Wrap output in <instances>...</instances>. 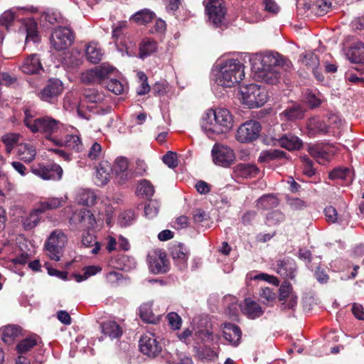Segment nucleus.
I'll return each instance as SVG.
<instances>
[{
  "label": "nucleus",
  "instance_id": "f257e3e1",
  "mask_svg": "<svg viewBox=\"0 0 364 364\" xmlns=\"http://www.w3.org/2000/svg\"><path fill=\"white\" fill-rule=\"evenodd\" d=\"M250 61L255 80L272 85L279 81V66L284 59L279 53H256L250 57Z\"/></svg>",
  "mask_w": 364,
  "mask_h": 364
},
{
  "label": "nucleus",
  "instance_id": "f03ea898",
  "mask_svg": "<svg viewBox=\"0 0 364 364\" xmlns=\"http://www.w3.org/2000/svg\"><path fill=\"white\" fill-rule=\"evenodd\" d=\"M233 124V116L230 112L226 108L218 107L206 111L202 117L200 126L209 138H213L230 131Z\"/></svg>",
  "mask_w": 364,
  "mask_h": 364
},
{
  "label": "nucleus",
  "instance_id": "7ed1b4c3",
  "mask_svg": "<svg viewBox=\"0 0 364 364\" xmlns=\"http://www.w3.org/2000/svg\"><path fill=\"white\" fill-rule=\"evenodd\" d=\"M245 77V66L238 59H228L218 62L212 70V78L216 84L232 87Z\"/></svg>",
  "mask_w": 364,
  "mask_h": 364
},
{
  "label": "nucleus",
  "instance_id": "20e7f679",
  "mask_svg": "<svg viewBox=\"0 0 364 364\" xmlns=\"http://www.w3.org/2000/svg\"><path fill=\"white\" fill-rule=\"evenodd\" d=\"M241 100L249 108L263 106L268 99L266 89L257 84H250L240 88Z\"/></svg>",
  "mask_w": 364,
  "mask_h": 364
},
{
  "label": "nucleus",
  "instance_id": "39448f33",
  "mask_svg": "<svg viewBox=\"0 0 364 364\" xmlns=\"http://www.w3.org/2000/svg\"><path fill=\"white\" fill-rule=\"evenodd\" d=\"M75 39V34L70 28L58 26L53 29L50 36V47L55 50H63L70 46Z\"/></svg>",
  "mask_w": 364,
  "mask_h": 364
},
{
  "label": "nucleus",
  "instance_id": "423d86ee",
  "mask_svg": "<svg viewBox=\"0 0 364 364\" xmlns=\"http://www.w3.org/2000/svg\"><path fill=\"white\" fill-rule=\"evenodd\" d=\"M66 242L67 237L61 230H54L47 239V255L53 260L59 261Z\"/></svg>",
  "mask_w": 364,
  "mask_h": 364
},
{
  "label": "nucleus",
  "instance_id": "0eeeda50",
  "mask_svg": "<svg viewBox=\"0 0 364 364\" xmlns=\"http://www.w3.org/2000/svg\"><path fill=\"white\" fill-rule=\"evenodd\" d=\"M211 155L213 163L223 167H228L235 161L234 151L230 147L220 144H215L213 146Z\"/></svg>",
  "mask_w": 364,
  "mask_h": 364
},
{
  "label": "nucleus",
  "instance_id": "6e6552de",
  "mask_svg": "<svg viewBox=\"0 0 364 364\" xmlns=\"http://www.w3.org/2000/svg\"><path fill=\"white\" fill-rule=\"evenodd\" d=\"M260 131L259 122L255 120L247 121L237 129L236 139L242 143L251 142L259 137Z\"/></svg>",
  "mask_w": 364,
  "mask_h": 364
},
{
  "label": "nucleus",
  "instance_id": "1a4fd4ad",
  "mask_svg": "<svg viewBox=\"0 0 364 364\" xmlns=\"http://www.w3.org/2000/svg\"><path fill=\"white\" fill-rule=\"evenodd\" d=\"M223 0H207L205 4V13L209 21L216 27L220 26L225 15V9L223 6Z\"/></svg>",
  "mask_w": 364,
  "mask_h": 364
},
{
  "label": "nucleus",
  "instance_id": "9d476101",
  "mask_svg": "<svg viewBox=\"0 0 364 364\" xmlns=\"http://www.w3.org/2000/svg\"><path fill=\"white\" fill-rule=\"evenodd\" d=\"M112 173L115 176L117 182L123 184L134 176L129 169V161L125 157H117L112 166Z\"/></svg>",
  "mask_w": 364,
  "mask_h": 364
},
{
  "label": "nucleus",
  "instance_id": "9b49d317",
  "mask_svg": "<svg viewBox=\"0 0 364 364\" xmlns=\"http://www.w3.org/2000/svg\"><path fill=\"white\" fill-rule=\"evenodd\" d=\"M65 129L59 121L47 117V141L58 146H63L62 136Z\"/></svg>",
  "mask_w": 364,
  "mask_h": 364
},
{
  "label": "nucleus",
  "instance_id": "f8f14e48",
  "mask_svg": "<svg viewBox=\"0 0 364 364\" xmlns=\"http://www.w3.org/2000/svg\"><path fill=\"white\" fill-rule=\"evenodd\" d=\"M139 348L142 353L149 357H156L162 350L161 344L152 333L144 335L139 341Z\"/></svg>",
  "mask_w": 364,
  "mask_h": 364
},
{
  "label": "nucleus",
  "instance_id": "ddd939ff",
  "mask_svg": "<svg viewBox=\"0 0 364 364\" xmlns=\"http://www.w3.org/2000/svg\"><path fill=\"white\" fill-rule=\"evenodd\" d=\"M112 71L109 65H101L88 71L82 77V81L88 83L100 82L104 85L105 81L109 80L108 75Z\"/></svg>",
  "mask_w": 364,
  "mask_h": 364
},
{
  "label": "nucleus",
  "instance_id": "4468645a",
  "mask_svg": "<svg viewBox=\"0 0 364 364\" xmlns=\"http://www.w3.org/2000/svg\"><path fill=\"white\" fill-rule=\"evenodd\" d=\"M279 300L282 302L284 308L292 309L297 304V296L294 293L289 282H284L279 289Z\"/></svg>",
  "mask_w": 364,
  "mask_h": 364
},
{
  "label": "nucleus",
  "instance_id": "2eb2a0df",
  "mask_svg": "<svg viewBox=\"0 0 364 364\" xmlns=\"http://www.w3.org/2000/svg\"><path fill=\"white\" fill-rule=\"evenodd\" d=\"M273 141L274 145H279L289 151L298 150L302 146L301 140L291 134H286L279 138H273Z\"/></svg>",
  "mask_w": 364,
  "mask_h": 364
},
{
  "label": "nucleus",
  "instance_id": "dca6fc26",
  "mask_svg": "<svg viewBox=\"0 0 364 364\" xmlns=\"http://www.w3.org/2000/svg\"><path fill=\"white\" fill-rule=\"evenodd\" d=\"M309 154L318 164H325L331 159L334 151L330 146H314L309 148Z\"/></svg>",
  "mask_w": 364,
  "mask_h": 364
},
{
  "label": "nucleus",
  "instance_id": "f3484780",
  "mask_svg": "<svg viewBox=\"0 0 364 364\" xmlns=\"http://www.w3.org/2000/svg\"><path fill=\"white\" fill-rule=\"evenodd\" d=\"M24 123L25 125L33 133L44 132L46 131V119L45 118H35L30 109H26Z\"/></svg>",
  "mask_w": 364,
  "mask_h": 364
},
{
  "label": "nucleus",
  "instance_id": "a211bd4d",
  "mask_svg": "<svg viewBox=\"0 0 364 364\" xmlns=\"http://www.w3.org/2000/svg\"><path fill=\"white\" fill-rule=\"evenodd\" d=\"M299 60L314 73L318 80H323V75L318 71L319 60L316 55L311 52L306 53L300 55Z\"/></svg>",
  "mask_w": 364,
  "mask_h": 364
},
{
  "label": "nucleus",
  "instance_id": "6ab92c4d",
  "mask_svg": "<svg viewBox=\"0 0 364 364\" xmlns=\"http://www.w3.org/2000/svg\"><path fill=\"white\" fill-rule=\"evenodd\" d=\"M275 269L277 272L284 278L293 279L295 277L296 264L290 258L278 260Z\"/></svg>",
  "mask_w": 364,
  "mask_h": 364
},
{
  "label": "nucleus",
  "instance_id": "aec40b11",
  "mask_svg": "<svg viewBox=\"0 0 364 364\" xmlns=\"http://www.w3.org/2000/svg\"><path fill=\"white\" fill-rule=\"evenodd\" d=\"M149 266L150 271L154 274H164L168 272L169 267L164 253L158 256H149Z\"/></svg>",
  "mask_w": 364,
  "mask_h": 364
},
{
  "label": "nucleus",
  "instance_id": "412c9836",
  "mask_svg": "<svg viewBox=\"0 0 364 364\" xmlns=\"http://www.w3.org/2000/svg\"><path fill=\"white\" fill-rule=\"evenodd\" d=\"M0 333L2 341L8 345L13 343L16 339L25 336L20 326L12 324L0 329Z\"/></svg>",
  "mask_w": 364,
  "mask_h": 364
},
{
  "label": "nucleus",
  "instance_id": "4be33fe9",
  "mask_svg": "<svg viewBox=\"0 0 364 364\" xmlns=\"http://www.w3.org/2000/svg\"><path fill=\"white\" fill-rule=\"evenodd\" d=\"M240 306L242 312L252 319L260 317L264 313L262 307L250 298H246Z\"/></svg>",
  "mask_w": 364,
  "mask_h": 364
},
{
  "label": "nucleus",
  "instance_id": "5701e85b",
  "mask_svg": "<svg viewBox=\"0 0 364 364\" xmlns=\"http://www.w3.org/2000/svg\"><path fill=\"white\" fill-rule=\"evenodd\" d=\"M112 166L106 161L100 163L97 167L95 183L98 186L106 185L110 179Z\"/></svg>",
  "mask_w": 364,
  "mask_h": 364
},
{
  "label": "nucleus",
  "instance_id": "b1692460",
  "mask_svg": "<svg viewBox=\"0 0 364 364\" xmlns=\"http://www.w3.org/2000/svg\"><path fill=\"white\" fill-rule=\"evenodd\" d=\"M21 68L26 74H34L43 70L40 59L36 54H32L26 58Z\"/></svg>",
  "mask_w": 364,
  "mask_h": 364
},
{
  "label": "nucleus",
  "instance_id": "393cba45",
  "mask_svg": "<svg viewBox=\"0 0 364 364\" xmlns=\"http://www.w3.org/2000/svg\"><path fill=\"white\" fill-rule=\"evenodd\" d=\"M241 331L238 326L232 323H225L223 336L230 343L237 346L241 338Z\"/></svg>",
  "mask_w": 364,
  "mask_h": 364
},
{
  "label": "nucleus",
  "instance_id": "a878e982",
  "mask_svg": "<svg viewBox=\"0 0 364 364\" xmlns=\"http://www.w3.org/2000/svg\"><path fill=\"white\" fill-rule=\"evenodd\" d=\"M171 255L180 269H184L186 267L188 251L183 245L179 244L173 246L171 250Z\"/></svg>",
  "mask_w": 364,
  "mask_h": 364
},
{
  "label": "nucleus",
  "instance_id": "bb28decb",
  "mask_svg": "<svg viewBox=\"0 0 364 364\" xmlns=\"http://www.w3.org/2000/svg\"><path fill=\"white\" fill-rule=\"evenodd\" d=\"M16 154L20 160L30 163L35 159L36 150L30 144H21L17 147Z\"/></svg>",
  "mask_w": 364,
  "mask_h": 364
},
{
  "label": "nucleus",
  "instance_id": "cd10ccee",
  "mask_svg": "<svg viewBox=\"0 0 364 364\" xmlns=\"http://www.w3.org/2000/svg\"><path fill=\"white\" fill-rule=\"evenodd\" d=\"M97 200V196L95 192L90 189L82 188L77 191L75 196V201L80 205L92 206L95 205Z\"/></svg>",
  "mask_w": 364,
  "mask_h": 364
},
{
  "label": "nucleus",
  "instance_id": "c85d7f7f",
  "mask_svg": "<svg viewBox=\"0 0 364 364\" xmlns=\"http://www.w3.org/2000/svg\"><path fill=\"white\" fill-rule=\"evenodd\" d=\"M234 171L237 176L247 178L257 176L259 169L254 164H240L235 167Z\"/></svg>",
  "mask_w": 364,
  "mask_h": 364
},
{
  "label": "nucleus",
  "instance_id": "c756f323",
  "mask_svg": "<svg viewBox=\"0 0 364 364\" xmlns=\"http://www.w3.org/2000/svg\"><path fill=\"white\" fill-rule=\"evenodd\" d=\"M102 332L112 339L119 338L122 334V328L114 321L104 322L102 325Z\"/></svg>",
  "mask_w": 364,
  "mask_h": 364
},
{
  "label": "nucleus",
  "instance_id": "7c9ffc66",
  "mask_svg": "<svg viewBox=\"0 0 364 364\" xmlns=\"http://www.w3.org/2000/svg\"><path fill=\"white\" fill-rule=\"evenodd\" d=\"M307 127L311 135L323 134L328 132V125L317 117L311 118L308 122Z\"/></svg>",
  "mask_w": 364,
  "mask_h": 364
},
{
  "label": "nucleus",
  "instance_id": "2f4dec72",
  "mask_svg": "<svg viewBox=\"0 0 364 364\" xmlns=\"http://www.w3.org/2000/svg\"><path fill=\"white\" fill-rule=\"evenodd\" d=\"M139 316L145 322L149 323H156L159 318L155 316L152 311V303L148 302L143 304L139 308Z\"/></svg>",
  "mask_w": 364,
  "mask_h": 364
},
{
  "label": "nucleus",
  "instance_id": "473e14b6",
  "mask_svg": "<svg viewBox=\"0 0 364 364\" xmlns=\"http://www.w3.org/2000/svg\"><path fill=\"white\" fill-rule=\"evenodd\" d=\"M38 340V336L35 334L26 337L17 344L16 347L17 353L26 354L37 344Z\"/></svg>",
  "mask_w": 364,
  "mask_h": 364
},
{
  "label": "nucleus",
  "instance_id": "72a5a7b5",
  "mask_svg": "<svg viewBox=\"0 0 364 364\" xmlns=\"http://www.w3.org/2000/svg\"><path fill=\"white\" fill-rule=\"evenodd\" d=\"M286 157V153L279 149H269L262 151L259 156V161L269 163L272 161Z\"/></svg>",
  "mask_w": 364,
  "mask_h": 364
},
{
  "label": "nucleus",
  "instance_id": "f704fd0d",
  "mask_svg": "<svg viewBox=\"0 0 364 364\" xmlns=\"http://www.w3.org/2000/svg\"><path fill=\"white\" fill-rule=\"evenodd\" d=\"M157 50V43L155 41L150 38H144L140 43L139 46V55L140 58H144L146 56L156 52Z\"/></svg>",
  "mask_w": 364,
  "mask_h": 364
},
{
  "label": "nucleus",
  "instance_id": "c9c22d12",
  "mask_svg": "<svg viewBox=\"0 0 364 364\" xmlns=\"http://www.w3.org/2000/svg\"><path fill=\"white\" fill-rule=\"evenodd\" d=\"M78 221L82 228H91L95 224V219L90 210L87 209L81 210L77 215Z\"/></svg>",
  "mask_w": 364,
  "mask_h": 364
},
{
  "label": "nucleus",
  "instance_id": "e433bc0d",
  "mask_svg": "<svg viewBox=\"0 0 364 364\" xmlns=\"http://www.w3.org/2000/svg\"><path fill=\"white\" fill-rule=\"evenodd\" d=\"M102 53L97 44L90 43L86 48L87 60L92 63H99L102 58Z\"/></svg>",
  "mask_w": 364,
  "mask_h": 364
},
{
  "label": "nucleus",
  "instance_id": "4c0bfd02",
  "mask_svg": "<svg viewBox=\"0 0 364 364\" xmlns=\"http://www.w3.org/2000/svg\"><path fill=\"white\" fill-rule=\"evenodd\" d=\"M259 297L262 304L267 306H272L275 302L277 294L271 288L264 287L260 289Z\"/></svg>",
  "mask_w": 364,
  "mask_h": 364
},
{
  "label": "nucleus",
  "instance_id": "58836bf2",
  "mask_svg": "<svg viewBox=\"0 0 364 364\" xmlns=\"http://www.w3.org/2000/svg\"><path fill=\"white\" fill-rule=\"evenodd\" d=\"M304 110L299 105H293L287 108L281 114L288 120H294L303 117Z\"/></svg>",
  "mask_w": 364,
  "mask_h": 364
},
{
  "label": "nucleus",
  "instance_id": "ea45409f",
  "mask_svg": "<svg viewBox=\"0 0 364 364\" xmlns=\"http://www.w3.org/2000/svg\"><path fill=\"white\" fill-rule=\"evenodd\" d=\"M349 58L353 63H360L364 61V44L358 43L349 51Z\"/></svg>",
  "mask_w": 364,
  "mask_h": 364
},
{
  "label": "nucleus",
  "instance_id": "a19ab883",
  "mask_svg": "<svg viewBox=\"0 0 364 364\" xmlns=\"http://www.w3.org/2000/svg\"><path fill=\"white\" fill-rule=\"evenodd\" d=\"M42 213V210L36 209L33 210L28 217L23 218L22 223L24 228L28 230L34 228L40 220Z\"/></svg>",
  "mask_w": 364,
  "mask_h": 364
},
{
  "label": "nucleus",
  "instance_id": "79ce46f5",
  "mask_svg": "<svg viewBox=\"0 0 364 364\" xmlns=\"http://www.w3.org/2000/svg\"><path fill=\"white\" fill-rule=\"evenodd\" d=\"M63 85L58 79H50L47 82V97H55L61 94Z\"/></svg>",
  "mask_w": 364,
  "mask_h": 364
},
{
  "label": "nucleus",
  "instance_id": "37998d69",
  "mask_svg": "<svg viewBox=\"0 0 364 364\" xmlns=\"http://www.w3.org/2000/svg\"><path fill=\"white\" fill-rule=\"evenodd\" d=\"M324 214L326 218V220L329 223H343L344 220H347V215H338L336 208L331 205L328 206L324 209Z\"/></svg>",
  "mask_w": 364,
  "mask_h": 364
},
{
  "label": "nucleus",
  "instance_id": "c03bdc74",
  "mask_svg": "<svg viewBox=\"0 0 364 364\" xmlns=\"http://www.w3.org/2000/svg\"><path fill=\"white\" fill-rule=\"evenodd\" d=\"M194 348L197 356L203 361L213 360L217 357L216 353L206 346L204 347L195 346Z\"/></svg>",
  "mask_w": 364,
  "mask_h": 364
},
{
  "label": "nucleus",
  "instance_id": "a18cd8bd",
  "mask_svg": "<svg viewBox=\"0 0 364 364\" xmlns=\"http://www.w3.org/2000/svg\"><path fill=\"white\" fill-rule=\"evenodd\" d=\"M329 178L332 180L341 179L350 182L352 181L351 171L347 168H337L330 172Z\"/></svg>",
  "mask_w": 364,
  "mask_h": 364
},
{
  "label": "nucleus",
  "instance_id": "49530a36",
  "mask_svg": "<svg viewBox=\"0 0 364 364\" xmlns=\"http://www.w3.org/2000/svg\"><path fill=\"white\" fill-rule=\"evenodd\" d=\"M63 168L55 163L47 164V180L58 181L62 178Z\"/></svg>",
  "mask_w": 364,
  "mask_h": 364
},
{
  "label": "nucleus",
  "instance_id": "de8ad7c7",
  "mask_svg": "<svg viewBox=\"0 0 364 364\" xmlns=\"http://www.w3.org/2000/svg\"><path fill=\"white\" fill-rule=\"evenodd\" d=\"M277 205V199L272 195L263 196L257 201V207L259 209L267 210L274 208Z\"/></svg>",
  "mask_w": 364,
  "mask_h": 364
},
{
  "label": "nucleus",
  "instance_id": "09e8293b",
  "mask_svg": "<svg viewBox=\"0 0 364 364\" xmlns=\"http://www.w3.org/2000/svg\"><path fill=\"white\" fill-rule=\"evenodd\" d=\"M63 146L76 151H79L82 147L80 138L75 134L68 135L65 139L63 140Z\"/></svg>",
  "mask_w": 364,
  "mask_h": 364
},
{
  "label": "nucleus",
  "instance_id": "8fccbe9b",
  "mask_svg": "<svg viewBox=\"0 0 364 364\" xmlns=\"http://www.w3.org/2000/svg\"><path fill=\"white\" fill-rule=\"evenodd\" d=\"M154 14L152 11L148 9H144L136 12L134 15L132 16V19L135 22L145 24L150 22L154 18Z\"/></svg>",
  "mask_w": 364,
  "mask_h": 364
},
{
  "label": "nucleus",
  "instance_id": "3c124183",
  "mask_svg": "<svg viewBox=\"0 0 364 364\" xmlns=\"http://www.w3.org/2000/svg\"><path fill=\"white\" fill-rule=\"evenodd\" d=\"M104 85L109 91L115 95H121L124 90V85L117 79L110 78L107 80L105 81Z\"/></svg>",
  "mask_w": 364,
  "mask_h": 364
},
{
  "label": "nucleus",
  "instance_id": "603ef678",
  "mask_svg": "<svg viewBox=\"0 0 364 364\" xmlns=\"http://www.w3.org/2000/svg\"><path fill=\"white\" fill-rule=\"evenodd\" d=\"M27 36L26 41H32L34 43L38 42L39 37L37 31V23L33 20H29V22L26 25Z\"/></svg>",
  "mask_w": 364,
  "mask_h": 364
},
{
  "label": "nucleus",
  "instance_id": "864d4df0",
  "mask_svg": "<svg viewBox=\"0 0 364 364\" xmlns=\"http://www.w3.org/2000/svg\"><path fill=\"white\" fill-rule=\"evenodd\" d=\"M194 339L198 344L201 343L205 345L210 343L213 340V338L210 331L200 330L195 333Z\"/></svg>",
  "mask_w": 364,
  "mask_h": 364
},
{
  "label": "nucleus",
  "instance_id": "5fc2aeb1",
  "mask_svg": "<svg viewBox=\"0 0 364 364\" xmlns=\"http://www.w3.org/2000/svg\"><path fill=\"white\" fill-rule=\"evenodd\" d=\"M137 191L139 195L149 198L154 195V186L149 181L144 180L138 186Z\"/></svg>",
  "mask_w": 364,
  "mask_h": 364
},
{
  "label": "nucleus",
  "instance_id": "6e6d98bb",
  "mask_svg": "<svg viewBox=\"0 0 364 364\" xmlns=\"http://www.w3.org/2000/svg\"><path fill=\"white\" fill-rule=\"evenodd\" d=\"M137 77L139 80L140 85L136 89V93L139 95H144L150 91V86L147 82V77L143 72H138Z\"/></svg>",
  "mask_w": 364,
  "mask_h": 364
},
{
  "label": "nucleus",
  "instance_id": "4d7b16f0",
  "mask_svg": "<svg viewBox=\"0 0 364 364\" xmlns=\"http://www.w3.org/2000/svg\"><path fill=\"white\" fill-rule=\"evenodd\" d=\"M64 60L65 64L72 68L79 66L82 62L80 53L77 50L72 51L69 53L68 55L64 58Z\"/></svg>",
  "mask_w": 364,
  "mask_h": 364
},
{
  "label": "nucleus",
  "instance_id": "13d9d810",
  "mask_svg": "<svg viewBox=\"0 0 364 364\" xmlns=\"http://www.w3.org/2000/svg\"><path fill=\"white\" fill-rule=\"evenodd\" d=\"M84 97L90 102H98L103 99V96L94 88H87L83 91Z\"/></svg>",
  "mask_w": 364,
  "mask_h": 364
},
{
  "label": "nucleus",
  "instance_id": "bf43d9fd",
  "mask_svg": "<svg viewBox=\"0 0 364 364\" xmlns=\"http://www.w3.org/2000/svg\"><path fill=\"white\" fill-rule=\"evenodd\" d=\"M159 209V204L157 201L151 200L144 207V213L146 218L151 219L156 217Z\"/></svg>",
  "mask_w": 364,
  "mask_h": 364
},
{
  "label": "nucleus",
  "instance_id": "052dcab7",
  "mask_svg": "<svg viewBox=\"0 0 364 364\" xmlns=\"http://www.w3.org/2000/svg\"><path fill=\"white\" fill-rule=\"evenodd\" d=\"M305 101L311 108H314L321 104L322 99L320 94L316 95V93L311 91H307L306 92Z\"/></svg>",
  "mask_w": 364,
  "mask_h": 364
},
{
  "label": "nucleus",
  "instance_id": "680f3d73",
  "mask_svg": "<svg viewBox=\"0 0 364 364\" xmlns=\"http://www.w3.org/2000/svg\"><path fill=\"white\" fill-rule=\"evenodd\" d=\"M101 268L98 266H89L84 268V274L82 275L78 274L76 276L77 282H82L87 279L88 277L96 274L101 271Z\"/></svg>",
  "mask_w": 364,
  "mask_h": 364
},
{
  "label": "nucleus",
  "instance_id": "e2e57ef3",
  "mask_svg": "<svg viewBox=\"0 0 364 364\" xmlns=\"http://www.w3.org/2000/svg\"><path fill=\"white\" fill-rule=\"evenodd\" d=\"M166 318L171 328L178 330L181 328L182 324V319L178 314L175 312H171L167 314Z\"/></svg>",
  "mask_w": 364,
  "mask_h": 364
},
{
  "label": "nucleus",
  "instance_id": "0e129e2a",
  "mask_svg": "<svg viewBox=\"0 0 364 364\" xmlns=\"http://www.w3.org/2000/svg\"><path fill=\"white\" fill-rule=\"evenodd\" d=\"M135 220V214L132 210L122 213L119 217V223L122 226L127 227L132 224Z\"/></svg>",
  "mask_w": 364,
  "mask_h": 364
},
{
  "label": "nucleus",
  "instance_id": "69168bd1",
  "mask_svg": "<svg viewBox=\"0 0 364 364\" xmlns=\"http://www.w3.org/2000/svg\"><path fill=\"white\" fill-rule=\"evenodd\" d=\"M127 21H119L112 26V38L118 41L123 34V30L127 28Z\"/></svg>",
  "mask_w": 364,
  "mask_h": 364
},
{
  "label": "nucleus",
  "instance_id": "338daca9",
  "mask_svg": "<svg viewBox=\"0 0 364 364\" xmlns=\"http://www.w3.org/2000/svg\"><path fill=\"white\" fill-rule=\"evenodd\" d=\"M284 220V215L278 210L269 213L267 216V220L269 225H276Z\"/></svg>",
  "mask_w": 364,
  "mask_h": 364
},
{
  "label": "nucleus",
  "instance_id": "774afa93",
  "mask_svg": "<svg viewBox=\"0 0 364 364\" xmlns=\"http://www.w3.org/2000/svg\"><path fill=\"white\" fill-rule=\"evenodd\" d=\"M288 205L294 210H299L304 209L306 206V202L298 198H288Z\"/></svg>",
  "mask_w": 364,
  "mask_h": 364
}]
</instances>
